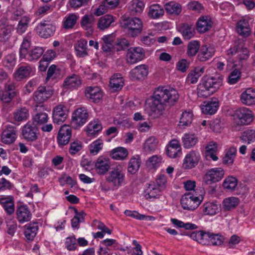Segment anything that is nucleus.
I'll return each mask as SVG.
<instances>
[{
  "mask_svg": "<svg viewBox=\"0 0 255 255\" xmlns=\"http://www.w3.org/2000/svg\"><path fill=\"white\" fill-rule=\"evenodd\" d=\"M219 107V100L216 98H213L210 101L204 102L201 109L202 112L206 115H213L216 113Z\"/></svg>",
  "mask_w": 255,
  "mask_h": 255,
  "instance_id": "23",
  "label": "nucleus"
},
{
  "mask_svg": "<svg viewBox=\"0 0 255 255\" xmlns=\"http://www.w3.org/2000/svg\"><path fill=\"white\" fill-rule=\"evenodd\" d=\"M149 67L146 64H140L131 69L129 76L133 81H142L145 79L148 74Z\"/></svg>",
  "mask_w": 255,
  "mask_h": 255,
  "instance_id": "15",
  "label": "nucleus"
},
{
  "mask_svg": "<svg viewBox=\"0 0 255 255\" xmlns=\"http://www.w3.org/2000/svg\"><path fill=\"white\" fill-rule=\"evenodd\" d=\"M166 151L167 156L171 158L180 157L182 149L179 141L175 139L171 140L166 146Z\"/></svg>",
  "mask_w": 255,
  "mask_h": 255,
  "instance_id": "16",
  "label": "nucleus"
},
{
  "mask_svg": "<svg viewBox=\"0 0 255 255\" xmlns=\"http://www.w3.org/2000/svg\"><path fill=\"white\" fill-rule=\"evenodd\" d=\"M85 96L91 102L98 103L103 97V92L98 86H90L85 90Z\"/></svg>",
  "mask_w": 255,
  "mask_h": 255,
  "instance_id": "17",
  "label": "nucleus"
},
{
  "mask_svg": "<svg viewBox=\"0 0 255 255\" xmlns=\"http://www.w3.org/2000/svg\"><path fill=\"white\" fill-rule=\"evenodd\" d=\"M3 65L8 69H13L16 64L15 55L13 53L6 55L2 60Z\"/></svg>",
  "mask_w": 255,
  "mask_h": 255,
  "instance_id": "57",
  "label": "nucleus"
},
{
  "mask_svg": "<svg viewBox=\"0 0 255 255\" xmlns=\"http://www.w3.org/2000/svg\"><path fill=\"white\" fill-rule=\"evenodd\" d=\"M239 199L235 197L225 198L223 201V208L225 211H230L235 208L239 204Z\"/></svg>",
  "mask_w": 255,
  "mask_h": 255,
  "instance_id": "43",
  "label": "nucleus"
},
{
  "mask_svg": "<svg viewBox=\"0 0 255 255\" xmlns=\"http://www.w3.org/2000/svg\"><path fill=\"white\" fill-rule=\"evenodd\" d=\"M22 134L25 139L29 141L35 140L37 137L35 127L29 123L23 127Z\"/></svg>",
  "mask_w": 255,
  "mask_h": 255,
  "instance_id": "25",
  "label": "nucleus"
},
{
  "mask_svg": "<svg viewBox=\"0 0 255 255\" xmlns=\"http://www.w3.org/2000/svg\"><path fill=\"white\" fill-rule=\"evenodd\" d=\"M225 174L224 169L220 167H215L208 170L205 174L203 179L206 184H211L220 181Z\"/></svg>",
  "mask_w": 255,
  "mask_h": 255,
  "instance_id": "11",
  "label": "nucleus"
},
{
  "mask_svg": "<svg viewBox=\"0 0 255 255\" xmlns=\"http://www.w3.org/2000/svg\"><path fill=\"white\" fill-rule=\"evenodd\" d=\"M141 159L138 155L133 156L129 160L128 170L131 174H135L139 169Z\"/></svg>",
  "mask_w": 255,
  "mask_h": 255,
  "instance_id": "39",
  "label": "nucleus"
},
{
  "mask_svg": "<svg viewBox=\"0 0 255 255\" xmlns=\"http://www.w3.org/2000/svg\"><path fill=\"white\" fill-rule=\"evenodd\" d=\"M76 55L79 57H84L88 55L87 41L84 39L78 40L75 45Z\"/></svg>",
  "mask_w": 255,
  "mask_h": 255,
  "instance_id": "34",
  "label": "nucleus"
},
{
  "mask_svg": "<svg viewBox=\"0 0 255 255\" xmlns=\"http://www.w3.org/2000/svg\"><path fill=\"white\" fill-rule=\"evenodd\" d=\"M95 22V16L92 14H85L81 19V26L85 29H91Z\"/></svg>",
  "mask_w": 255,
  "mask_h": 255,
  "instance_id": "49",
  "label": "nucleus"
},
{
  "mask_svg": "<svg viewBox=\"0 0 255 255\" xmlns=\"http://www.w3.org/2000/svg\"><path fill=\"white\" fill-rule=\"evenodd\" d=\"M65 245L68 250L70 251L76 250L77 249V244L75 236L73 235L66 238Z\"/></svg>",
  "mask_w": 255,
  "mask_h": 255,
  "instance_id": "64",
  "label": "nucleus"
},
{
  "mask_svg": "<svg viewBox=\"0 0 255 255\" xmlns=\"http://www.w3.org/2000/svg\"><path fill=\"white\" fill-rule=\"evenodd\" d=\"M20 4V1L19 0H13L12 2L10 11L12 13V17L13 19H17L18 17L22 15L24 13Z\"/></svg>",
  "mask_w": 255,
  "mask_h": 255,
  "instance_id": "44",
  "label": "nucleus"
},
{
  "mask_svg": "<svg viewBox=\"0 0 255 255\" xmlns=\"http://www.w3.org/2000/svg\"><path fill=\"white\" fill-rule=\"evenodd\" d=\"M212 21L208 16H202L197 22V29L200 33H204L209 30L212 27Z\"/></svg>",
  "mask_w": 255,
  "mask_h": 255,
  "instance_id": "32",
  "label": "nucleus"
},
{
  "mask_svg": "<svg viewBox=\"0 0 255 255\" xmlns=\"http://www.w3.org/2000/svg\"><path fill=\"white\" fill-rule=\"evenodd\" d=\"M16 128L12 125H6L1 133V142L9 145L14 142L17 138Z\"/></svg>",
  "mask_w": 255,
  "mask_h": 255,
  "instance_id": "13",
  "label": "nucleus"
},
{
  "mask_svg": "<svg viewBox=\"0 0 255 255\" xmlns=\"http://www.w3.org/2000/svg\"><path fill=\"white\" fill-rule=\"evenodd\" d=\"M24 235L27 240L32 241L36 235L38 230L37 223L32 222L27 224L24 226Z\"/></svg>",
  "mask_w": 255,
  "mask_h": 255,
  "instance_id": "31",
  "label": "nucleus"
},
{
  "mask_svg": "<svg viewBox=\"0 0 255 255\" xmlns=\"http://www.w3.org/2000/svg\"><path fill=\"white\" fill-rule=\"evenodd\" d=\"M178 98V92L175 89L165 86L157 87L150 98L148 115L154 119L159 117L166 106L174 105Z\"/></svg>",
  "mask_w": 255,
  "mask_h": 255,
  "instance_id": "1",
  "label": "nucleus"
},
{
  "mask_svg": "<svg viewBox=\"0 0 255 255\" xmlns=\"http://www.w3.org/2000/svg\"><path fill=\"white\" fill-rule=\"evenodd\" d=\"M237 31L239 35L243 37L249 36L251 32L249 21L246 19L239 20L237 24Z\"/></svg>",
  "mask_w": 255,
  "mask_h": 255,
  "instance_id": "29",
  "label": "nucleus"
},
{
  "mask_svg": "<svg viewBox=\"0 0 255 255\" xmlns=\"http://www.w3.org/2000/svg\"><path fill=\"white\" fill-rule=\"evenodd\" d=\"M102 49L106 52H110L113 48L114 37L112 35H105L102 38Z\"/></svg>",
  "mask_w": 255,
  "mask_h": 255,
  "instance_id": "55",
  "label": "nucleus"
},
{
  "mask_svg": "<svg viewBox=\"0 0 255 255\" xmlns=\"http://www.w3.org/2000/svg\"><path fill=\"white\" fill-rule=\"evenodd\" d=\"M53 94L51 88L39 86L33 94V99L37 104H42Z\"/></svg>",
  "mask_w": 255,
  "mask_h": 255,
  "instance_id": "14",
  "label": "nucleus"
},
{
  "mask_svg": "<svg viewBox=\"0 0 255 255\" xmlns=\"http://www.w3.org/2000/svg\"><path fill=\"white\" fill-rule=\"evenodd\" d=\"M200 158V154L198 151H190L185 155L183 160L182 168L188 170L195 167L198 164Z\"/></svg>",
  "mask_w": 255,
  "mask_h": 255,
  "instance_id": "10",
  "label": "nucleus"
},
{
  "mask_svg": "<svg viewBox=\"0 0 255 255\" xmlns=\"http://www.w3.org/2000/svg\"><path fill=\"white\" fill-rule=\"evenodd\" d=\"M81 84V77L78 75L72 74L64 79L63 87L65 90H73L80 87Z\"/></svg>",
  "mask_w": 255,
  "mask_h": 255,
  "instance_id": "20",
  "label": "nucleus"
},
{
  "mask_svg": "<svg viewBox=\"0 0 255 255\" xmlns=\"http://www.w3.org/2000/svg\"><path fill=\"white\" fill-rule=\"evenodd\" d=\"M148 15L152 19H156L162 16L164 14V10L159 4H153L149 7Z\"/></svg>",
  "mask_w": 255,
  "mask_h": 255,
  "instance_id": "47",
  "label": "nucleus"
},
{
  "mask_svg": "<svg viewBox=\"0 0 255 255\" xmlns=\"http://www.w3.org/2000/svg\"><path fill=\"white\" fill-rule=\"evenodd\" d=\"M223 76L216 73L211 76H205L197 87L199 97L207 98L217 92L223 84Z\"/></svg>",
  "mask_w": 255,
  "mask_h": 255,
  "instance_id": "2",
  "label": "nucleus"
},
{
  "mask_svg": "<svg viewBox=\"0 0 255 255\" xmlns=\"http://www.w3.org/2000/svg\"><path fill=\"white\" fill-rule=\"evenodd\" d=\"M77 16L75 14H71L65 18L63 22V26L66 29L72 28L76 24Z\"/></svg>",
  "mask_w": 255,
  "mask_h": 255,
  "instance_id": "63",
  "label": "nucleus"
},
{
  "mask_svg": "<svg viewBox=\"0 0 255 255\" xmlns=\"http://www.w3.org/2000/svg\"><path fill=\"white\" fill-rule=\"evenodd\" d=\"M233 117L238 124L246 125L250 124L254 120V115L252 111L246 107H241L237 109Z\"/></svg>",
  "mask_w": 255,
  "mask_h": 255,
  "instance_id": "7",
  "label": "nucleus"
},
{
  "mask_svg": "<svg viewBox=\"0 0 255 255\" xmlns=\"http://www.w3.org/2000/svg\"><path fill=\"white\" fill-rule=\"evenodd\" d=\"M29 22L30 19L29 17L27 16L22 17L17 24L16 27L17 32L20 34L24 33L28 27Z\"/></svg>",
  "mask_w": 255,
  "mask_h": 255,
  "instance_id": "62",
  "label": "nucleus"
},
{
  "mask_svg": "<svg viewBox=\"0 0 255 255\" xmlns=\"http://www.w3.org/2000/svg\"><path fill=\"white\" fill-rule=\"evenodd\" d=\"M111 166L110 159L102 156L98 158L95 164L97 173L101 175H105L109 170Z\"/></svg>",
  "mask_w": 255,
  "mask_h": 255,
  "instance_id": "19",
  "label": "nucleus"
},
{
  "mask_svg": "<svg viewBox=\"0 0 255 255\" xmlns=\"http://www.w3.org/2000/svg\"><path fill=\"white\" fill-rule=\"evenodd\" d=\"M128 152L127 148L118 147L113 149L111 152L112 158L116 160H123L127 158Z\"/></svg>",
  "mask_w": 255,
  "mask_h": 255,
  "instance_id": "38",
  "label": "nucleus"
},
{
  "mask_svg": "<svg viewBox=\"0 0 255 255\" xmlns=\"http://www.w3.org/2000/svg\"><path fill=\"white\" fill-rule=\"evenodd\" d=\"M68 112L66 108L63 105H60L56 106L53 113V119L54 123L58 124L64 122L67 119Z\"/></svg>",
  "mask_w": 255,
  "mask_h": 255,
  "instance_id": "22",
  "label": "nucleus"
},
{
  "mask_svg": "<svg viewBox=\"0 0 255 255\" xmlns=\"http://www.w3.org/2000/svg\"><path fill=\"white\" fill-rule=\"evenodd\" d=\"M122 27L126 30L128 35L135 37L139 35L142 30L143 23L137 17H127L123 19Z\"/></svg>",
  "mask_w": 255,
  "mask_h": 255,
  "instance_id": "4",
  "label": "nucleus"
},
{
  "mask_svg": "<svg viewBox=\"0 0 255 255\" xmlns=\"http://www.w3.org/2000/svg\"><path fill=\"white\" fill-rule=\"evenodd\" d=\"M124 179L125 173L121 165L113 168L106 177V180L108 182L118 187L122 185Z\"/></svg>",
  "mask_w": 255,
  "mask_h": 255,
  "instance_id": "8",
  "label": "nucleus"
},
{
  "mask_svg": "<svg viewBox=\"0 0 255 255\" xmlns=\"http://www.w3.org/2000/svg\"><path fill=\"white\" fill-rule=\"evenodd\" d=\"M215 52V50L212 47L202 46L198 53V59L201 62L206 61L214 56Z\"/></svg>",
  "mask_w": 255,
  "mask_h": 255,
  "instance_id": "30",
  "label": "nucleus"
},
{
  "mask_svg": "<svg viewBox=\"0 0 255 255\" xmlns=\"http://www.w3.org/2000/svg\"><path fill=\"white\" fill-rule=\"evenodd\" d=\"M203 200L202 195H199L196 192H188L182 195L180 203L184 210L193 211L201 204Z\"/></svg>",
  "mask_w": 255,
  "mask_h": 255,
  "instance_id": "5",
  "label": "nucleus"
},
{
  "mask_svg": "<svg viewBox=\"0 0 255 255\" xmlns=\"http://www.w3.org/2000/svg\"><path fill=\"white\" fill-rule=\"evenodd\" d=\"M144 7V3L139 0H132L128 6V10L131 15L141 13Z\"/></svg>",
  "mask_w": 255,
  "mask_h": 255,
  "instance_id": "36",
  "label": "nucleus"
},
{
  "mask_svg": "<svg viewBox=\"0 0 255 255\" xmlns=\"http://www.w3.org/2000/svg\"><path fill=\"white\" fill-rule=\"evenodd\" d=\"M31 36L28 33L23 37L19 49V57L29 61L38 60L43 54L44 49L39 46L31 47Z\"/></svg>",
  "mask_w": 255,
  "mask_h": 255,
  "instance_id": "3",
  "label": "nucleus"
},
{
  "mask_svg": "<svg viewBox=\"0 0 255 255\" xmlns=\"http://www.w3.org/2000/svg\"><path fill=\"white\" fill-rule=\"evenodd\" d=\"M238 182V179L235 177L229 176L224 179L223 187L227 191H233L237 186Z\"/></svg>",
  "mask_w": 255,
  "mask_h": 255,
  "instance_id": "48",
  "label": "nucleus"
},
{
  "mask_svg": "<svg viewBox=\"0 0 255 255\" xmlns=\"http://www.w3.org/2000/svg\"><path fill=\"white\" fill-rule=\"evenodd\" d=\"M193 114L192 112L185 111L182 113L179 121V126L185 128L189 126L192 123Z\"/></svg>",
  "mask_w": 255,
  "mask_h": 255,
  "instance_id": "45",
  "label": "nucleus"
},
{
  "mask_svg": "<svg viewBox=\"0 0 255 255\" xmlns=\"http://www.w3.org/2000/svg\"><path fill=\"white\" fill-rule=\"evenodd\" d=\"M198 141V138L195 134L185 133L182 137V142L185 148H190L194 146Z\"/></svg>",
  "mask_w": 255,
  "mask_h": 255,
  "instance_id": "35",
  "label": "nucleus"
},
{
  "mask_svg": "<svg viewBox=\"0 0 255 255\" xmlns=\"http://www.w3.org/2000/svg\"><path fill=\"white\" fill-rule=\"evenodd\" d=\"M124 85V79L121 74H114L110 81V86L115 91L121 90Z\"/></svg>",
  "mask_w": 255,
  "mask_h": 255,
  "instance_id": "33",
  "label": "nucleus"
},
{
  "mask_svg": "<svg viewBox=\"0 0 255 255\" xmlns=\"http://www.w3.org/2000/svg\"><path fill=\"white\" fill-rule=\"evenodd\" d=\"M207 235V232L200 231L192 233L190 234V237L200 244H207L206 238Z\"/></svg>",
  "mask_w": 255,
  "mask_h": 255,
  "instance_id": "59",
  "label": "nucleus"
},
{
  "mask_svg": "<svg viewBox=\"0 0 255 255\" xmlns=\"http://www.w3.org/2000/svg\"><path fill=\"white\" fill-rule=\"evenodd\" d=\"M162 191L153 183H150L145 190V197L149 200L157 198Z\"/></svg>",
  "mask_w": 255,
  "mask_h": 255,
  "instance_id": "40",
  "label": "nucleus"
},
{
  "mask_svg": "<svg viewBox=\"0 0 255 255\" xmlns=\"http://www.w3.org/2000/svg\"><path fill=\"white\" fill-rule=\"evenodd\" d=\"M241 100L245 105L252 106L255 105V89H247L241 95Z\"/></svg>",
  "mask_w": 255,
  "mask_h": 255,
  "instance_id": "27",
  "label": "nucleus"
},
{
  "mask_svg": "<svg viewBox=\"0 0 255 255\" xmlns=\"http://www.w3.org/2000/svg\"><path fill=\"white\" fill-rule=\"evenodd\" d=\"M113 17L111 15H105L101 17L98 22V27L101 30L108 28L114 22Z\"/></svg>",
  "mask_w": 255,
  "mask_h": 255,
  "instance_id": "46",
  "label": "nucleus"
},
{
  "mask_svg": "<svg viewBox=\"0 0 255 255\" xmlns=\"http://www.w3.org/2000/svg\"><path fill=\"white\" fill-rule=\"evenodd\" d=\"M200 43L197 40L191 41L187 45L186 54L188 57L195 56L200 48Z\"/></svg>",
  "mask_w": 255,
  "mask_h": 255,
  "instance_id": "53",
  "label": "nucleus"
},
{
  "mask_svg": "<svg viewBox=\"0 0 255 255\" xmlns=\"http://www.w3.org/2000/svg\"><path fill=\"white\" fill-rule=\"evenodd\" d=\"M4 89L8 92L9 96L6 98L7 100H12L18 94L15 85L12 82H8L5 84Z\"/></svg>",
  "mask_w": 255,
  "mask_h": 255,
  "instance_id": "61",
  "label": "nucleus"
},
{
  "mask_svg": "<svg viewBox=\"0 0 255 255\" xmlns=\"http://www.w3.org/2000/svg\"><path fill=\"white\" fill-rule=\"evenodd\" d=\"M179 31L182 33L183 37L186 39L191 38L195 33L194 27L192 25L187 24H182Z\"/></svg>",
  "mask_w": 255,
  "mask_h": 255,
  "instance_id": "52",
  "label": "nucleus"
},
{
  "mask_svg": "<svg viewBox=\"0 0 255 255\" xmlns=\"http://www.w3.org/2000/svg\"><path fill=\"white\" fill-rule=\"evenodd\" d=\"M203 212L205 215L214 216L219 212L220 207L215 202H207L203 206Z\"/></svg>",
  "mask_w": 255,
  "mask_h": 255,
  "instance_id": "37",
  "label": "nucleus"
},
{
  "mask_svg": "<svg viewBox=\"0 0 255 255\" xmlns=\"http://www.w3.org/2000/svg\"><path fill=\"white\" fill-rule=\"evenodd\" d=\"M241 139L245 142L250 144L255 141V130L252 129H248L244 131Z\"/></svg>",
  "mask_w": 255,
  "mask_h": 255,
  "instance_id": "58",
  "label": "nucleus"
},
{
  "mask_svg": "<svg viewBox=\"0 0 255 255\" xmlns=\"http://www.w3.org/2000/svg\"><path fill=\"white\" fill-rule=\"evenodd\" d=\"M30 116L29 110L25 107H20L13 113V120L17 122H22L28 119Z\"/></svg>",
  "mask_w": 255,
  "mask_h": 255,
  "instance_id": "26",
  "label": "nucleus"
},
{
  "mask_svg": "<svg viewBox=\"0 0 255 255\" xmlns=\"http://www.w3.org/2000/svg\"><path fill=\"white\" fill-rule=\"evenodd\" d=\"M144 57L145 52L141 47H130L127 51L126 59L129 64H135L143 60Z\"/></svg>",
  "mask_w": 255,
  "mask_h": 255,
  "instance_id": "12",
  "label": "nucleus"
},
{
  "mask_svg": "<svg viewBox=\"0 0 255 255\" xmlns=\"http://www.w3.org/2000/svg\"><path fill=\"white\" fill-rule=\"evenodd\" d=\"M158 140L154 136H150L145 141L143 148L147 152L154 151L157 146Z\"/></svg>",
  "mask_w": 255,
  "mask_h": 255,
  "instance_id": "50",
  "label": "nucleus"
},
{
  "mask_svg": "<svg viewBox=\"0 0 255 255\" xmlns=\"http://www.w3.org/2000/svg\"><path fill=\"white\" fill-rule=\"evenodd\" d=\"M165 9L169 14H179L181 11V5L174 1H170L165 4Z\"/></svg>",
  "mask_w": 255,
  "mask_h": 255,
  "instance_id": "54",
  "label": "nucleus"
},
{
  "mask_svg": "<svg viewBox=\"0 0 255 255\" xmlns=\"http://www.w3.org/2000/svg\"><path fill=\"white\" fill-rule=\"evenodd\" d=\"M237 151V148L235 147H230L223 158V163L227 165H232L236 155Z\"/></svg>",
  "mask_w": 255,
  "mask_h": 255,
  "instance_id": "42",
  "label": "nucleus"
},
{
  "mask_svg": "<svg viewBox=\"0 0 255 255\" xmlns=\"http://www.w3.org/2000/svg\"><path fill=\"white\" fill-rule=\"evenodd\" d=\"M204 68L196 67L190 71L186 78V83L188 84H195L198 81L199 77L204 73Z\"/></svg>",
  "mask_w": 255,
  "mask_h": 255,
  "instance_id": "28",
  "label": "nucleus"
},
{
  "mask_svg": "<svg viewBox=\"0 0 255 255\" xmlns=\"http://www.w3.org/2000/svg\"><path fill=\"white\" fill-rule=\"evenodd\" d=\"M104 146L103 140L99 138L92 142L89 145L90 152L93 155H97L101 150Z\"/></svg>",
  "mask_w": 255,
  "mask_h": 255,
  "instance_id": "56",
  "label": "nucleus"
},
{
  "mask_svg": "<svg viewBox=\"0 0 255 255\" xmlns=\"http://www.w3.org/2000/svg\"><path fill=\"white\" fill-rule=\"evenodd\" d=\"M34 71V68L29 64L20 65L14 74V77L18 80H21L33 75Z\"/></svg>",
  "mask_w": 255,
  "mask_h": 255,
  "instance_id": "21",
  "label": "nucleus"
},
{
  "mask_svg": "<svg viewBox=\"0 0 255 255\" xmlns=\"http://www.w3.org/2000/svg\"><path fill=\"white\" fill-rule=\"evenodd\" d=\"M205 156L207 159L211 158L214 161L218 159L216 155L217 151V144L214 141H210L206 146Z\"/></svg>",
  "mask_w": 255,
  "mask_h": 255,
  "instance_id": "41",
  "label": "nucleus"
},
{
  "mask_svg": "<svg viewBox=\"0 0 255 255\" xmlns=\"http://www.w3.org/2000/svg\"><path fill=\"white\" fill-rule=\"evenodd\" d=\"M207 237L206 238L207 244H211L212 245H220L223 242V238L218 234H214L210 232H207Z\"/></svg>",
  "mask_w": 255,
  "mask_h": 255,
  "instance_id": "51",
  "label": "nucleus"
},
{
  "mask_svg": "<svg viewBox=\"0 0 255 255\" xmlns=\"http://www.w3.org/2000/svg\"><path fill=\"white\" fill-rule=\"evenodd\" d=\"M124 214L127 216L139 220H151V219L154 218L152 216H145L144 215L140 214L136 211L126 210L125 211Z\"/></svg>",
  "mask_w": 255,
  "mask_h": 255,
  "instance_id": "60",
  "label": "nucleus"
},
{
  "mask_svg": "<svg viewBox=\"0 0 255 255\" xmlns=\"http://www.w3.org/2000/svg\"><path fill=\"white\" fill-rule=\"evenodd\" d=\"M89 112L84 107L77 108L72 113L71 125L75 129H78L84 126L88 121Z\"/></svg>",
  "mask_w": 255,
  "mask_h": 255,
  "instance_id": "6",
  "label": "nucleus"
},
{
  "mask_svg": "<svg viewBox=\"0 0 255 255\" xmlns=\"http://www.w3.org/2000/svg\"><path fill=\"white\" fill-rule=\"evenodd\" d=\"M16 213L17 219L21 223L28 222L31 218L32 214L26 205L18 207Z\"/></svg>",
  "mask_w": 255,
  "mask_h": 255,
  "instance_id": "24",
  "label": "nucleus"
},
{
  "mask_svg": "<svg viewBox=\"0 0 255 255\" xmlns=\"http://www.w3.org/2000/svg\"><path fill=\"white\" fill-rule=\"evenodd\" d=\"M72 130L71 127L64 125L62 126L58 131L57 135V141L60 146L67 144L71 138Z\"/></svg>",
  "mask_w": 255,
  "mask_h": 255,
  "instance_id": "18",
  "label": "nucleus"
},
{
  "mask_svg": "<svg viewBox=\"0 0 255 255\" xmlns=\"http://www.w3.org/2000/svg\"><path fill=\"white\" fill-rule=\"evenodd\" d=\"M35 29L40 37L47 38L54 35L56 30V25L53 23L44 21L39 23Z\"/></svg>",
  "mask_w": 255,
  "mask_h": 255,
  "instance_id": "9",
  "label": "nucleus"
}]
</instances>
